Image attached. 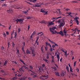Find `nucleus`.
Returning <instances> with one entry per match:
<instances>
[{"label": "nucleus", "mask_w": 80, "mask_h": 80, "mask_svg": "<svg viewBox=\"0 0 80 80\" xmlns=\"http://www.w3.org/2000/svg\"><path fill=\"white\" fill-rule=\"evenodd\" d=\"M7 12H8L10 13H13V11L11 9H10L9 10H7Z\"/></svg>", "instance_id": "obj_11"}, {"label": "nucleus", "mask_w": 80, "mask_h": 80, "mask_svg": "<svg viewBox=\"0 0 80 80\" xmlns=\"http://www.w3.org/2000/svg\"><path fill=\"white\" fill-rule=\"evenodd\" d=\"M6 34L7 35H8L9 34V33L8 32V31H6Z\"/></svg>", "instance_id": "obj_57"}, {"label": "nucleus", "mask_w": 80, "mask_h": 80, "mask_svg": "<svg viewBox=\"0 0 80 80\" xmlns=\"http://www.w3.org/2000/svg\"><path fill=\"white\" fill-rule=\"evenodd\" d=\"M42 33V32H40L38 33L37 35H39V34H41V33Z\"/></svg>", "instance_id": "obj_46"}, {"label": "nucleus", "mask_w": 80, "mask_h": 80, "mask_svg": "<svg viewBox=\"0 0 80 80\" xmlns=\"http://www.w3.org/2000/svg\"><path fill=\"white\" fill-rule=\"evenodd\" d=\"M41 12H42L43 13H45V14H44V15H45V14H47V12H48V11H45L44 10H41Z\"/></svg>", "instance_id": "obj_14"}, {"label": "nucleus", "mask_w": 80, "mask_h": 80, "mask_svg": "<svg viewBox=\"0 0 80 80\" xmlns=\"http://www.w3.org/2000/svg\"><path fill=\"white\" fill-rule=\"evenodd\" d=\"M51 48L50 49V50L51 51V52H52V50H55V49H53V48H52V46H51V47H50Z\"/></svg>", "instance_id": "obj_31"}, {"label": "nucleus", "mask_w": 80, "mask_h": 80, "mask_svg": "<svg viewBox=\"0 0 80 80\" xmlns=\"http://www.w3.org/2000/svg\"><path fill=\"white\" fill-rule=\"evenodd\" d=\"M15 36L14 37V38H17V32H15Z\"/></svg>", "instance_id": "obj_41"}, {"label": "nucleus", "mask_w": 80, "mask_h": 80, "mask_svg": "<svg viewBox=\"0 0 80 80\" xmlns=\"http://www.w3.org/2000/svg\"><path fill=\"white\" fill-rule=\"evenodd\" d=\"M28 10H27V11H23L22 12L24 13H25V14H26V15H27V14L28 13Z\"/></svg>", "instance_id": "obj_30"}, {"label": "nucleus", "mask_w": 80, "mask_h": 80, "mask_svg": "<svg viewBox=\"0 0 80 80\" xmlns=\"http://www.w3.org/2000/svg\"><path fill=\"white\" fill-rule=\"evenodd\" d=\"M2 6H5V7L7 6V4H2Z\"/></svg>", "instance_id": "obj_35"}, {"label": "nucleus", "mask_w": 80, "mask_h": 80, "mask_svg": "<svg viewBox=\"0 0 80 80\" xmlns=\"http://www.w3.org/2000/svg\"><path fill=\"white\" fill-rule=\"evenodd\" d=\"M15 21H16V22H23V20H24V19H16Z\"/></svg>", "instance_id": "obj_9"}, {"label": "nucleus", "mask_w": 80, "mask_h": 80, "mask_svg": "<svg viewBox=\"0 0 80 80\" xmlns=\"http://www.w3.org/2000/svg\"><path fill=\"white\" fill-rule=\"evenodd\" d=\"M55 75L58 76H60V74H59V73L58 72H55Z\"/></svg>", "instance_id": "obj_22"}, {"label": "nucleus", "mask_w": 80, "mask_h": 80, "mask_svg": "<svg viewBox=\"0 0 80 80\" xmlns=\"http://www.w3.org/2000/svg\"><path fill=\"white\" fill-rule=\"evenodd\" d=\"M62 19H60L58 21V23H61L62 22Z\"/></svg>", "instance_id": "obj_29"}, {"label": "nucleus", "mask_w": 80, "mask_h": 80, "mask_svg": "<svg viewBox=\"0 0 80 80\" xmlns=\"http://www.w3.org/2000/svg\"><path fill=\"white\" fill-rule=\"evenodd\" d=\"M39 23H45V24H47L48 26H50V25H52L55 23L54 22H50L49 21L48 22H45L44 21H42L41 22H39Z\"/></svg>", "instance_id": "obj_1"}, {"label": "nucleus", "mask_w": 80, "mask_h": 80, "mask_svg": "<svg viewBox=\"0 0 80 80\" xmlns=\"http://www.w3.org/2000/svg\"><path fill=\"white\" fill-rule=\"evenodd\" d=\"M0 79L4 80V78H1L0 77Z\"/></svg>", "instance_id": "obj_62"}, {"label": "nucleus", "mask_w": 80, "mask_h": 80, "mask_svg": "<svg viewBox=\"0 0 80 80\" xmlns=\"http://www.w3.org/2000/svg\"><path fill=\"white\" fill-rule=\"evenodd\" d=\"M30 71V72H32V73H31V75H34V78H35L37 77V75H38V73H36V72H34L33 71Z\"/></svg>", "instance_id": "obj_6"}, {"label": "nucleus", "mask_w": 80, "mask_h": 80, "mask_svg": "<svg viewBox=\"0 0 80 80\" xmlns=\"http://www.w3.org/2000/svg\"><path fill=\"white\" fill-rule=\"evenodd\" d=\"M55 55L56 56L58 59V62H59V60H60V53L58 52H56L55 53Z\"/></svg>", "instance_id": "obj_5"}, {"label": "nucleus", "mask_w": 80, "mask_h": 80, "mask_svg": "<svg viewBox=\"0 0 80 80\" xmlns=\"http://www.w3.org/2000/svg\"><path fill=\"white\" fill-rule=\"evenodd\" d=\"M66 68L67 69V70H69V68L68 67V66H66Z\"/></svg>", "instance_id": "obj_32"}, {"label": "nucleus", "mask_w": 80, "mask_h": 80, "mask_svg": "<svg viewBox=\"0 0 80 80\" xmlns=\"http://www.w3.org/2000/svg\"><path fill=\"white\" fill-rule=\"evenodd\" d=\"M55 45H53L52 46V48H55V46H56L57 47H58V44H56L55 43V44H54Z\"/></svg>", "instance_id": "obj_17"}, {"label": "nucleus", "mask_w": 80, "mask_h": 80, "mask_svg": "<svg viewBox=\"0 0 80 80\" xmlns=\"http://www.w3.org/2000/svg\"><path fill=\"white\" fill-rule=\"evenodd\" d=\"M74 30L75 31H77V30H78V29L77 28H76L74 29Z\"/></svg>", "instance_id": "obj_58"}, {"label": "nucleus", "mask_w": 80, "mask_h": 80, "mask_svg": "<svg viewBox=\"0 0 80 80\" xmlns=\"http://www.w3.org/2000/svg\"><path fill=\"white\" fill-rule=\"evenodd\" d=\"M28 30H29V29L30 28V25H28Z\"/></svg>", "instance_id": "obj_52"}, {"label": "nucleus", "mask_w": 80, "mask_h": 80, "mask_svg": "<svg viewBox=\"0 0 80 80\" xmlns=\"http://www.w3.org/2000/svg\"><path fill=\"white\" fill-rule=\"evenodd\" d=\"M16 48L17 52H18V55H19L20 54V50H19V49H18L17 48Z\"/></svg>", "instance_id": "obj_24"}, {"label": "nucleus", "mask_w": 80, "mask_h": 80, "mask_svg": "<svg viewBox=\"0 0 80 80\" xmlns=\"http://www.w3.org/2000/svg\"><path fill=\"white\" fill-rule=\"evenodd\" d=\"M27 19H31V17H28L27 18Z\"/></svg>", "instance_id": "obj_54"}, {"label": "nucleus", "mask_w": 80, "mask_h": 80, "mask_svg": "<svg viewBox=\"0 0 80 80\" xmlns=\"http://www.w3.org/2000/svg\"><path fill=\"white\" fill-rule=\"evenodd\" d=\"M29 50L32 52V54L33 55V56L35 57V53H34V52H35V50H34V48H33V47H30L29 48Z\"/></svg>", "instance_id": "obj_4"}, {"label": "nucleus", "mask_w": 80, "mask_h": 80, "mask_svg": "<svg viewBox=\"0 0 80 80\" xmlns=\"http://www.w3.org/2000/svg\"><path fill=\"white\" fill-rule=\"evenodd\" d=\"M3 35L4 37H6V34H5V32H3Z\"/></svg>", "instance_id": "obj_33"}, {"label": "nucleus", "mask_w": 80, "mask_h": 80, "mask_svg": "<svg viewBox=\"0 0 80 80\" xmlns=\"http://www.w3.org/2000/svg\"><path fill=\"white\" fill-rule=\"evenodd\" d=\"M40 3H37L35 5H33V7H40L41 6L39 5Z\"/></svg>", "instance_id": "obj_12"}, {"label": "nucleus", "mask_w": 80, "mask_h": 80, "mask_svg": "<svg viewBox=\"0 0 80 80\" xmlns=\"http://www.w3.org/2000/svg\"><path fill=\"white\" fill-rule=\"evenodd\" d=\"M55 29H56V27H52V28H50L49 30L50 32H51L52 34H56V33H58V32H57L56 31H53Z\"/></svg>", "instance_id": "obj_2"}, {"label": "nucleus", "mask_w": 80, "mask_h": 80, "mask_svg": "<svg viewBox=\"0 0 80 80\" xmlns=\"http://www.w3.org/2000/svg\"><path fill=\"white\" fill-rule=\"evenodd\" d=\"M43 77H44V78H48V75H44L43 76Z\"/></svg>", "instance_id": "obj_38"}, {"label": "nucleus", "mask_w": 80, "mask_h": 80, "mask_svg": "<svg viewBox=\"0 0 80 80\" xmlns=\"http://www.w3.org/2000/svg\"><path fill=\"white\" fill-rule=\"evenodd\" d=\"M72 3L75 2V3H77V1H72L71 2Z\"/></svg>", "instance_id": "obj_56"}, {"label": "nucleus", "mask_w": 80, "mask_h": 80, "mask_svg": "<svg viewBox=\"0 0 80 80\" xmlns=\"http://www.w3.org/2000/svg\"><path fill=\"white\" fill-rule=\"evenodd\" d=\"M38 36L37 37V39L36 41V43H37V41H38Z\"/></svg>", "instance_id": "obj_45"}, {"label": "nucleus", "mask_w": 80, "mask_h": 80, "mask_svg": "<svg viewBox=\"0 0 80 80\" xmlns=\"http://www.w3.org/2000/svg\"><path fill=\"white\" fill-rule=\"evenodd\" d=\"M18 33H19L20 32V31L21 30V29H20V28H18Z\"/></svg>", "instance_id": "obj_37"}, {"label": "nucleus", "mask_w": 80, "mask_h": 80, "mask_svg": "<svg viewBox=\"0 0 80 80\" xmlns=\"http://www.w3.org/2000/svg\"><path fill=\"white\" fill-rule=\"evenodd\" d=\"M60 34L62 36H64V34H63V31H62V30H61L60 31V32H58V33H57V34Z\"/></svg>", "instance_id": "obj_10"}, {"label": "nucleus", "mask_w": 80, "mask_h": 80, "mask_svg": "<svg viewBox=\"0 0 80 80\" xmlns=\"http://www.w3.org/2000/svg\"><path fill=\"white\" fill-rule=\"evenodd\" d=\"M45 65L44 64H42V67H45Z\"/></svg>", "instance_id": "obj_59"}, {"label": "nucleus", "mask_w": 80, "mask_h": 80, "mask_svg": "<svg viewBox=\"0 0 80 80\" xmlns=\"http://www.w3.org/2000/svg\"><path fill=\"white\" fill-rule=\"evenodd\" d=\"M52 62H54V60H53V59L52 60Z\"/></svg>", "instance_id": "obj_64"}, {"label": "nucleus", "mask_w": 80, "mask_h": 80, "mask_svg": "<svg viewBox=\"0 0 80 80\" xmlns=\"http://www.w3.org/2000/svg\"><path fill=\"white\" fill-rule=\"evenodd\" d=\"M45 43L46 46V47H47L48 45V46H49L50 47H51V45H50V43L48 42H45Z\"/></svg>", "instance_id": "obj_13"}, {"label": "nucleus", "mask_w": 80, "mask_h": 80, "mask_svg": "<svg viewBox=\"0 0 80 80\" xmlns=\"http://www.w3.org/2000/svg\"><path fill=\"white\" fill-rule=\"evenodd\" d=\"M37 2L36 0H33V2Z\"/></svg>", "instance_id": "obj_61"}, {"label": "nucleus", "mask_w": 80, "mask_h": 80, "mask_svg": "<svg viewBox=\"0 0 80 80\" xmlns=\"http://www.w3.org/2000/svg\"><path fill=\"white\" fill-rule=\"evenodd\" d=\"M17 77H13L12 79V80H16L17 79Z\"/></svg>", "instance_id": "obj_28"}, {"label": "nucleus", "mask_w": 80, "mask_h": 80, "mask_svg": "<svg viewBox=\"0 0 80 80\" xmlns=\"http://www.w3.org/2000/svg\"><path fill=\"white\" fill-rule=\"evenodd\" d=\"M45 49L46 50V51H47V49H48V48L47 47H45Z\"/></svg>", "instance_id": "obj_43"}, {"label": "nucleus", "mask_w": 80, "mask_h": 80, "mask_svg": "<svg viewBox=\"0 0 80 80\" xmlns=\"http://www.w3.org/2000/svg\"><path fill=\"white\" fill-rule=\"evenodd\" d=\"M43 60H44L45 62H46V63H48V62H49V61H48V60L46 59L43 58Z\"/></svg>", "instance_id": "obj_20"}, {"label": "nucleus", "mask_w": 80, "mask_h": 80, "mask_svg": "<svg viewBox=\"0 0 80 80\" xmlns=\"http://www.w3.org/2000/svg\"><path fill=\"white\" fill-rule=\"evenodd\" d=\"M48 40L49 41V42H51V43H52L55 44V42H53V41H51L50 40V39H48Z\"/></svg>", "instance_id": "obj_27"}, {"label": "nucleus", "mask_w": 80, "mask_h": 80, "mask_svg": "<svg viewBox=\"0 0 80 80\" xmlns=\"http://www.w3.org/2000/svg\"><path fill=\"white\" fill-rule=\"evenodd\" d=\"M28 79L29 80H32V78L30 77L28 78Z\"/></svg>", "instance_id": "obj_50"}, {"label": "nucleus", "mask_w": 80, "mask_h": 80, "mask_svg": "<svg viewBox=\"0 0 80 80\" xmlns=\"http://www.w3.org/2000/svg\"><path fill=\"white\" fill-rule=\"evenodd\" d=\"M67 14H69V15H68V16H69V15H71V14H72V13H71V12H67Z\"/></svg>", "instance_id": "obj_39"}, {"label": "nucleus", "mask_w": 80, "mask_h": 80, "mask_svg": "<svg viewBox=\"0 0 80 80\" xmlns=\"http://www.w3.org/2000/svg\"><path fill=\"white\" fill-rule=\"evenodd\" d=\"M62 18V17L60 16L59 17H58L57 18H53L52 19V20H57V19H58V18Z\"/></svg>", "instance_id": "obj_15"}, {"label": "nucleus", "mask_w": 80, "mask_h": 80, "mask_svg": "<svg viewBox=\"0 0 80 80\" xmlns=\"http://www.w3.org/2000/svg\"><path fill=\"white\" fill-rule=\"evenodd\" d=\"M23 48H24L23 47H22V51H23V52H25V50H24V49Z\"/></svg>", "instance_id": "obj_42"}, {"label": "nucleus", "mask_w": 80, "mask_h": 80, "mask_svg": "<svg viewBox=\"0 0 80 80\" xmlns=\"http://www.w3.org/2000/svg\"><path fill=\"white\" fill-rule=\"evenodd\" d=\"M17 76H18V77H20L21 76V74H18V75H17Z\"/></svg>", "instance_id": "obj_49"}, {"label": "nucleus", "mask_w": 80, "mask_h": 80, "mask_svg": "<svg viewBox=\"0 0 80 80\" xmlns=\"http://www.w3.org/2000/svg\"><path fill=\"white\" fill-rule=\"evenodd\" d=\"M67 31L65 29H64L63 30V33L64 34V35H67Z\"/></svg>", "instance_id": "obj_16"}, {"label": "nucleus", "mask_w": 80, "mask_h": 80, "mask_svg": "<svg viewBox=\"0 0 80 80\" xmlns=\"http://www.w3.org/2000/svg\"><path fill=\"white\" fill-rule=\"evenodd\" d=\"M29 67L31 68V69H33V67L32 66H30Z\"/></svg>", "instance_id": "obj_47"}, {"label": "nucleus", "mask_w": 80, "mask_h": 80, "mask_svg": "<svg viewBox=\"0 0 80 80\" xmlns=\"http://www.w3.org/2000/svg\"><path fill=\"white\" fill-rule=\"evenodd\" d=\"M47 59H48L49 58V55L47 54V57H46Z\"/></svg>", "instance_id": "obj_36"}, {"label": "nucleus", "mask_w": 80, "mask_h": 80, "mask_svg": "<svg viewBox=\"0 0 80 80\" xmlns=\"http://www.w3.org/2000/svg\"><path fill=\"white\" fill-rule=\"evenodd\" d=\"M74 19L77 24V25H79V21L78 20L79 19V17L76 16L75 18H74Z\"/></svg>", "instance_id": "obj_3"}, {"label": "nucleus", "mask_w": 80, "mask_h": 80, "mask_svg": "<svg viewBox=\"0 0 80 80\" xmlns=\"http://www.w3.org/2000/svg\"><path fill=\"white\" fill-rule=\"evenodd\" d=\"M62 58H61V59H60V61L61 62H62Z\"/></svg>", "instance_id": "obj_63"}, {"label": "nucleus", "mask_w": 80, "mask_h": 80, "mask_svg": "<svg viewBox=\"0 0 80 80\" xmlns=\"http://www.w3.org/2000/svg\"><path fill=\"white\" fill-rule=\"evenodd\" d=\"M26 53L27 54H30V51H29L28 49H27V50L26 51Z\"/></svg>", "instance_id": "obj_18"}, {"label": "nucleus", "mask_w": 80, "mask_h": 80, "mask_svg": "<svg viewBox=\"0 0 80 80\" xmlns=\"http://www.w3.org/2000/svg\"><path fill=\"white\" fill-rule=\"evenodd\" d=\"M65 55H67V51H66L65 52H64Z\"/></svg>", "instance_id": "obj_44"}, {"label": "nucleus", "mask_w": 80, "mask_h": 80, "mask_svg": "<svg viewBox=\"0 0 80 80\" xmlns=\"http://www.w3.org/2000/svg\"><path fill=\"white\" fill-rule=\"evenodd\" d=\"M19 60L20 61V62H22V63H23V64L24 65H25V62H23V61L21 59H20Z\"/></svg>", "instance_id": "obj_25"}, {"label": "nucleus", "mask_w": 80, "mask_h": 80, "mask_svg": "<svg viewBox=\"0 0 80 80\" xmlns=\"http://www.w3.org/2000/svg\"><path fill=\"white\" fill-rule=\"evenodd\" d=\"M27 3H28L29 4V5H32V3H30V2H26Z\"/></svg>", "instance_id": "obj_53"}, {"label": "nucleus", "mask_w": 80, "mask_h": 80, "mask_svg": "<svg viewBox=\"0 0 80 80\" xmlns=\"http://www.w3.org/2000/svg\"><path fill=\"white\" fill-rule=\"evenodd\" d=\"M65 71H62V72H60V76H61V77H63L64 76V75L65 74Z\"/></svg>", "instance_id": "obj_7"}, {"label": "nucleus", "mask_w": 80, "mask_h": 80, "mask_svg": "<svg viewBox=\"0 0 80 80\" xmlns=\"http://www.w3.org/2000/svg\"><path fill=\"white\" fill-rule=\"evenodd\" d=\"M70 57H72V56H73V52L72 51H71L70 52Z\"/></svg>", "instance_id": "obj_23"}, {"label": "nucleus", "mask_w": 80, "mask_h": 80, "mask_svg": "<svg viewBox=\"0 0 80 80\" xmlns=\"http://www.w3.org/2000/svg\"><path fill=\"white\" fill-rule=\"evenodd\" d=\"M22 43H23V47H24V46H25V42H22Z\"/></svg>", "instance_id": "obj_48"}, {"label": "nucleus", "mask_w": 80, "mask_h": 80, "mask_svg": "<svg viewBox=\"0 0 80 80\" xmlns=\"http://www.w3.org/2000/svg\"><path fill=\"white\" fill-rule=\"evenodd\" d=\"M68 66L70 68V70H73L72 68V67L70 66V63L68 64Z\"/></svg>", "instance_id": "obj_26"}, {"label": "nucleus", "mask_w": 80, "mask_h": 80, "mask_svg": "<svg viewBox=\"0 0 80 80\" xmlns=\"http://www.w3.org/2000/svg\"><path fill=\"white\" fill-rule=\"evenodd\" d=\"M24 68L25 69H27L28 68H27V67H26V66H24Z\"/></svg>", "instance_id": "obj_60"}, {"label": "nucleus", "mask_w": 80, "mask_h": 80, "mask_svg": "<svg viewBox=\"0 0 80 80\" xmlns=\"http://www.w3.org/2000/svg\"><path fill=\"white\" fill-rule=\"evenodd\" d=\"M51 57H52V59H54V56H52V54H51Z\"/></svg>", "instance_id": "obj_51"}, {"label": "nucleus", "mask_w": 80, "mask_h": 80, "mask_svg": "<svg viewBox=\"0 0 80 80\" xmlns=\"http://www.w3.org/2000/svg\"><path fill=\"white\" fill-rule=\"evenodd\" d=\"M20 78L22 79V80H25V79H26V78H25V77H23Z\"/></svg>", "instance_id": "obj_34"}, {"label": "nucleus", "mask_w": 80, "mask_h": 80, "mask_svg": "<svg viewBox=\"0 0 80 80\" xmlns=\"http://www.w3.org/2000/svg\"><path fill=\"white\" fill-rule=\"evenodd\" d=\"M44 46V45H43L41 47V51L42 52V53H44V52H43V46Z\"/></svg>", "instance_id": "obj_19"}, {"label": "nucleus", "mask_w": 80, "mask_h": 80, "mask_svg": "<svg viewBox=\"0 0 80 80\" xmlns=\"http://www.w3.org/2000/svg\"><path fill=\"white\" fill-rule=\"evenodd\" d=\"M76 63H77V61H75L74 62V67H75V65H76Z\"/></svg>", "instance_id": "obj_40"}, {"label": "nucleus", "mask_w": 80, "mask_h": 80, "mask_svg": "<svg viewBox=\"0 0 80 80\" xmlns=\"http://www.w3.org/2000/svg\"><path fill=\"white\" fill-rule=\"evenodd\" d=\"M8 63V61L6 60L4 62V66H6L7 65V63Z\"/></svg>", "instance_id": "obj_21"}, {"label": "nucleus", "mask_w": 80, "mask_h": 80, "mask_svg": "<svg viewBox=\"0 0 80 80\" xmlns=\"http://www.w3.org/2000/svg\"><path fill=\"white\" fill-rule=\"evenodd\" d=\"M69 10H70V9H68V8H67V9H66L65 10H67V11H68Z\"/></svg>", "instance_id": "obj_55"}, {"label": "nucleus", "mask_w": 80, "mask_h": 80, "mask_svg": "<svg viewBox=\"0 0 80 80\" xmlns=\"http://www.w3.org/2000/svg\"><path fill=\"white\" fill-rule=\"evenodd\" d=\"M65 23L64 22H61L60 23V24L59 25V27H63V26L64 25Z\"/></svg>", "instance_id": "obj_8"}]
</instances>
